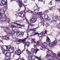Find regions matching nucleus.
I'll list each match as a JSON object with an SVG mask.
<instances>
[{
    "label": "nucleus",
    "instance_id": "f257e3e1",
    "mask_svg": "<svg viewBox=\"0 0 60 60\" xmlns=\"http://www.w3.org/2000/svg\"><path fill=\"white\" fill-rule=\"evenodd\" d=\"M7 50H5L3 47L1 48L2 51H3V53L5 55H7L5 59L7 60H10L11 57V53H13L14 49L13 47H11L10 45L7 46L6 47Z\"/></svg>",
    "mask_w": 60,
    "mask_h": 60
},
{
    "label": "nucleus",
    "instance_id": "f03ea898",
    "mask_svg": "<svg viewBox=\"0 0 60 60\" xmlns=\"http://www.w3.org/2000/svg\"><path fill=\"white\" fill-rule=\"evenodd\" d=\"M48 53H50V54H52L54 55H50V56H49L48 57V58L49 60H51V57L52 58V59H55L56 58V54L54 53V52H53V51H49L48 52Z\"/></svg>",
    "mask_w": 60,
    "mask_h": 60
},
{
    "label": "nucleus",
    "instance_id": "7ed1b4c3",
    "mask_svg": "<svg viewBox=\"0 0 60 60\" xmlns=\"http://www.w3.org/2000/svg\"><path fill=\"white\" fill-rule=\"evenodd\" d=\"M6 10V9L5 8H2L0 10V18H1L3 17V15H2V14H4Z\"/></svg>",
    "mask_w": 60,
    "mask_h": 60
},
{
    "label": "nucleus",
    "instance_id": "20e7f679",
    "mask_svg": "<svg viewBox=\"0 0 60 60\" xmlns=\"http://www.w3.org/2000/svg\"><path fill=\"white\" fill-rule=\"evenodd\" d=\"M29 21L31 23H34L37 21V19L36 18H32L30 19Z\"/></svg>",
    "mask_w": 60,
    "mask_h": 60
},
{
    "label": "nucleus",
    "instance_id": "39448f33",
    "mask_svg": "<svg viewBox=\"0 0 60 60\" xmlns=\"http://www.w3.org/2000/svg\"><path fill=\"white\" fill-rule=\"evenodd\" d=\"M3 21H5L6 22H8L9 23L10 22V20H8V19H7V17L6 15L4 16V17H3L2 18Z\"/></svg>",
    "mask_w": 60,
    "mask_h": 60
},
{
    "label": "nucleus",
    "instance_id": "423d86ee",
    "mask_svg": "<svg viewBox=\"0 0 60 60\" xmlns=\"http://www.w3.org/2000/svg\"><path fill=\"white\" fill-rule=\"evenodd\" d=\"M27 38H24L23 40L22 39H19L18 40L19 42H21V41H22V42L23 43H26V39Z\"/></svg>",
    "mask_w": 60,
    "mask_h": 60
},
{
    "label": "nucleus",
    "instance_id": "0eeeda50",
    "mask_svg": "<svg viewBox=\"0 0 60 60\" xmlns=\"http://www.w3.org/2000/svg\"><path fill=\"white\" fill-rule=\"evenodd\" d=\"M34 8V11H38L40 10V8H39L38 6H35Z\"/></svg>",
    "mask_w": 60,
    "mask_h": 60
},
{
    "label": "nucleus",
    "instance_id": "6e6552de",
    "mask_svg": "<svg viewBox=\"0 0 60 60\" xmlns=\"http://www.w3.org/2000/svg\"><path fill=\"white\" fill-rule=\"evenodd\" d=\"M15 54L16 55H17L18 56L20 55L21 54V51L20 50H17L15 52Z\"/></svg>",
    "mask_w": 60,
    "mask_h": 60
},
{
    "label": "nucleus",
    "instance_id": "1a4fd4ad",
    "mask_svg": "<svg viewBox=\"0 0 60 60\" xmlns=\"http://www.w3.org/2000/svg\"><path fill=\"white\" fill-rule=\"evenodd\" d=\"M11 31V33L13 34H15V33L17 32V30L15 29L14 30L13 29H12V30H10Z\"/></svg>",
    "mask_w": 60,
    "mask_h": 60
},
{
    "label": "nucleus",
    "instance_id": "9d476101",
    "mask_svg": "<svg viewBox=\"0 0 60 60\" xmlns=\"http://www.w3.org/2000/svg\"><path fill=\"white\" fill-rule=\"evenodd\" d=\"M1 3L3 4H7V0H2Z\"/></svg>",
    "mask_w": 60,
    "mask_h": 60
},
{
    "label": "nucleus",
    "instance_id": "9b49d317",
    "mask_svg": "<svg viewBox=\"0 0 60 60\" xmlns=\"http://www.w3.org/2000/svg\"><path fill=\"white\" fill-rule=\"evenodd\" d=\"M9 37H10V36L8 35H7L6 36H4L3 37V38L4 39V40H7V39H8L9 38Z\"/></svg>",
    "mask_w": 60,
    "mask_h": 60
},
{
    "label": "nucleus",
    "instance_id": "f8f14e48",
    "mask_svg": "<svg viewBox=\"0 0 60 60\" xmlns=\"http://www.w3.org/2000/svg\"><path fill=\"white\" fill-rule=\"evenodd\" d=\"M55 46L54 44L52 43H49V46L51 48H52V47H53Z\"/></svg>",
    "mask_w": 60,
    "mask_h": 60
},
{
    "label": "nucleus",
    "instance_id": "ddd939ff",
    "mask_svg": "<svg viewBox=\"0 0 60 60\" xmlns=\"http://www.w3.org/2000/svg\"><path fill=\"white\" fill-rule=\"evenodd\" d=\"M48 43L45 42L42 44V45L44 47H46L48 46Z\"/></svg>",
    "mask_w": 60,
    "mask_h": 60
},
{
    "label": "nucleus",
    "instance_id": "4468645a",
    "mask_svg": "<svg viewBox=\"0 0 60 60\" xmlns=\"http://www.w3.org/2000/svg\"><path fill=\"white\" fill-rule=\"evenodd\" d=\"M32 57L31 58V59L32 60H35V58H36V57L37 56H35L34 55H33L32 56Z\"/></svg>",
    "mask_w": 60,
    "mask_h": 60
},
{
    "label": "nucleus",
    "instance_id": "2eb2a0df",
    "mask_svg": "<svg viewBox=\"0 0 60 60\" xmlns=\"http://www.w3.org/2000/svg\"><path fill=\"white\" fill-rule=\"evenodd\" d=\"M40 41H38L37 43H36L37 44V45H35L34 46V48H36V47H38V46H39V45H38V44H39L40 43Z\"/></svg>",
    "mask_w": 60,
    "mask_h": 60
},
{
    "label": "nucleus",
    "instance_id": "dca6fc26",
    "mask_svg": "<svg viewBox=\"0 0 60 60\" xmlns=\"http://www.w3.org/2000/svg\"><path fill=\"white\" fill-rule=\"evenodd\" d=\"M45 49H46V48H44L42 46H41L40 49L44 51L45 50Z\"/></svg>",
    "mask_w": 60,
    "mask_h": 60
},
{
    "label": "nucleus",
    "instance_id": "f3484780",
    "mask_svg": "<svg viewBox=\"0 0 60 60\" xmlns=\"http://www.w3.org/2000/svg\"><path fill=\"white\" fill-rule=\"evenodd\" d=\"M19 33L20 35V37H21V36H22V37H23V35H24V32H19Z\"/></svg>",
    "mask_w": 60,
    "mask_h": 60
},
{
    "label": "nucleus",
    "instance_id": "a211bd4d",
    "mask_svg": "<svg viewBox=\"0 0 60 60\" xmlns=\"http://www.w3.org/2000/svg\"><path fill=\"white\" fill-rule=\"evenodd\" d=\"M14 24H16V25H18V26H24V25H21L20 24H19L16 23H14Z\"/></svg>",
    "mask_w": 60,
    "mask_h": 60
},
{
    "label": "nucleus",
    "instance_id": "6ab92c4d",
    "mask_svg": "<svg viewBox=\"0 0 60 60\" xmlns=\"http://www.w3.org/2000/svg\"><path fill=\"white\" fill-rule=\"evenodd\" d=\"M47 39H46V41L48 42H50V40L49 39V38L48 37H47Z\"/></svg>",
    "mask_w": 60,
    "mask_h": 60
},
{
    "label": "nucleus",
    "instance_id": "aec40b11",
    "mask_svg": "<svg viewBox=\"0 0 60 60\" xmlns=\"http://www.w3.org/2000/svg\"><path fill=\"white\" fill-rule=\"evenodd\" d=\"M53 43L54 45H56L57 44V41L56 40H55L52 42Z\"/></svg>",
    "mask_w": 60,
    "mask_h": 60
},
{
    "label": "nucleus",
    "instance_id": "412c9836",
    "mask_svg": "<svg viewBox=\"0 0 60 60\" xmlns=\"http://www.w3.org/2000/svg\"><path fill=\"white\" fill-rule=\"evenodd\" d=\"M29 33V32L28 31L27 32V38H28V37H30V36H31L32 35H30L29 34H28Z\"/></svg>",
    "mask_w": 60,
    "mask_h": 60
},
{
    "label": "nucleus",
    "instance_id": "4be33fe9",
    "mask_svg": "<svg viewBox=\"0 0 60 60\" xmlns=\"http://www.w3.org/2000/svg\"><path fill=\"white\" fill-rule=\"evenodd\" d=\"M35 51V50H34V48H32L31 49V52H32L33 54V53H34V52Z\"/></svg>",
    "mask_w": 60,
    "mask_h": 60
},
{
    "label": "nucleus",
    "instance_id": "5701e85b",
    "mask_svg": "<svg viewBox=\"0 0 60 60\" xmlns=\"http://www.w3.org/2000/svg\"><path fill=\"white\" fill-rule=\"evenodd\" d=\"M28 60H30L32 59V56L31 55H30L28 56Z\"/></svg>",
    "mask_w": 60,
    "mask_h": 60
},
{
    "label": "nucleus",
    "instance_id": "b1692460",
    "mask_svg": "<svg viewBox=\"0 0 60 60\" xmlns=\"http://www.w3.org/2000/svg\"><path fill=\"white\" fill-rule=\"evenodd\" d=\"M24 44H26V45L28 47H29V42H27L26 43H26H24Z\"/></svg>",
    "mask_w": 60,
    "mask_h": 60
},
{
    "label": "nucleus",
    "instance_id": "393cba45",
    "mask_svg": "<svg viewBox=\"0 0 60 60\" xmlns=\"http://www.w3.org/2000/svg\"><path fill=\"white\" fill-rule=\"evenodd\" d=\"M23 12V11H22L21 12V13H19L18 14V15L20 17H21V15L22 14V12Z\"/></svg>",
    "mask_w": 60,
    "mask_h": 60
},
{
    "label": "nucleus",
    "instance_id": "a878e982",
    "mask_svg": "<svg viewBox=\"0 0 60 60\" xmlns=\"http://www.w3.org/2000/svg\"><path fill=\"white\" fill-rule=\"evenodd\" d=\"M40 18L41 19V21H43L44 20V19L42 17V16H41L40 17Z\"/></svg>",
    "mask_w": 60,
    "mask_h": 60
},
{
    "label": "nucleus",
    "instance_id": "bb28decb",
    "mask_svg": "<svg viewBox=\"0 0 60 60\" xmlns=\"http://www.w3.org/2000/svg\"><path fill=\"white\" fill-rule=\"evenodd\" d=\"M11 27L12 28H16V26L12 25L11 26Z\"/></svg>",
    "mask_w": 60,
    "mask_h": 60
},
{
    "label": "nucleus",
    "instance_id": "cd10ccee",
    "mask_svg": "<svg viewBox=\"0 0 60 60\" xmlns=\"http://www.w3.org/2000/svg\"><path fill=\"white\" fill-rule=\"evenodd\" d=\"M43 34V31L39 35V37H41V35H42Z\"/></svg>",
    "mask_w": 60,
    "mask_h": 60
},
{
    "label": "nucleus",
    "instance_id": "c85d7f7f",
    "mask_svg": "<svg viewBox=\"0 0 60 60\" xmlns=\"http://www.w3.org/2000/svg\"><path fill=\"white\" fill-rule=\"evenodd\" d=\"M44 17L45 19H47L48 17V15H45L44 16Z\"/></svg>",
    "mask_w": 60,
    "mask_h": 60
},
{
    "label": "nucleus",
    "instance_id": "c756f323",
    "mask_svg": "<svg viewBox=\"0 0 60 60\" xmlns=\"http://www.w3.org/2000/svg\"><path fill=\"white\" fill-rule=\"evenodd\" d=\"M19 6L20 7H21L22 6V3L20 2V3L19 4Z\"/></svg>",
    "mask_w": 60,
    "mask_h": 60
},
{
    "label": "nucleus",
    "instance_id": "7c9ffc66",
    "mask_svg": "<svg viewBox=\"0 0 60 60\" xmlns=\"http://www.w3.org/2000/svg\"><path fill=\"white\" fill-rule=\"evenodd\" d=\"M29 31H32L33 32H35V29H30L29 30Z\"/></svg>",
    "mask_w": 60,
    "mask_h": 60
},
{
    "label": "nucleus",
    "instance_id": "2f4dec72",
    "mask_svg": "<svg viewBox=\"0 0 60 60\" xmlns=\"http://www.w3.org/2000/svg\"><path fill=\"white\" fill-rule=\"evenodd\" d=\"M11 33H10V32H9V31H8L7 32V34H10L11 35H12L13 34L11 32Z\"/></svg>",
    "mask_w": 60,
    "mask_h": 60
},
{
    "label": "nucleus",
    "instance_id": "473e14b6",
    "mask_svg": "<svg viewBox=\"0 0 60 60\" xmlns=\"http://www.w3.org/2000/svg\"><path fill=\"white\" fill-rule=\"evenodd\" d=\"M55 18L56 19H59V20H60L59 19H60V17H58V16H55Z\"/></svg>",
    "mask_w": 60,
    "mask_h": 60
},
{
    "label": "nucleus",
    "instance_id": "72a5a7b5",
    "mask_svg": "<svg viewBox=\"0 0 60 60\" xmlns=\"http://www.w3.org/2000/svg\"><path fill=\"white\" fill-rule=\"evenodd\" d=\"M23 12L22 13V15L21 16V17L22 18H23L24 17V14H23Z\"/></svg>",
    "mask_w": 60,
    "mask_h": 60
},
{
    "label": "nucleus",
    "instance_id": "f704fd0d",
    "mask_svg": "<svg viewBox=\"0 0 60 60\" xmlns=\"http://www.w3.org/2000/svg\"><path fill=\"white\" fill-rule=\"evenodd\" d=\"M41 23L43 25V26H44V20L43 21H41Z\"/></svg>",
    "mask_w": 60,
    "mask_h": 60
},
{
    "label": "nucleus",
    "instance_id": "c9c22d12",
    "mask_svg": "<svg viewBox=\"0 0 60 60\" xmlns=\"http://www.w3.org/2000/svg\"><path fill=\"white\" fill-rule=\"evenodd\" d=\"M39 50L37 49H36V50L35 51V53H36V54L37 53V52L38 51H39Z\"/></svg>",
    "mask_w": 60,
    "mask_h": 60
},
{
    "label": "nucleus",
    "instance_id": "e433bc0d",
    "mask_svg": "<svg viewBox=\"0 0 60 60\" xmlns=\"http://www.w3.org/2000/svg\"><path fill=\"white\" fill-rule=\"evenodd\" d=\"M47 12L48 11H45L43 12V14H46Z\"/></svg>",
    "mask_w": 60,
    "mask_h": 60
},
{
    "label": "nucleus",
    "instance_id": "4c0bfd02",
    "mask_svg": "<svg viewBox=\"0 0 60 60\" xmlns=\"http://www.w3.org/2000/svg\"><path fill=\"white\" fill-rule=\"evenodd\" d=\"M16 36H20V34H19V32L18 33H16Z\"/></svg>",
    "mask_w": 60,
    "mask_h": 60
},
{
    "label": "nucleus",
    "instance_id": "58836bf2",
    "mask_svg": "<svg viewBox=\"0 0 60 60\" xmlns=\"http://www.w3.org/2000/svg\"><path fill=\"white\" fill-rule=\"evenodd\" d=\"M36 34H39V33H38L34 32V34L33 35L34 36Z\"/></svg>",
    "mask_w": 60,
    "mask_h": 60
},
{
    "label": "nucleus",
    "instance_id": "ea45409f",
    "mask_svg": "<svg viewBox=\"0 0 60 60\" xmlns=\"http://www.w3.org/2000/svg\"><path fill=\"white\" fill-rule=\"evenodd\" d=\"M6 28L8 30V31H10V28H9V27H6Z\"/></svg>",
    "mask_w": 60,
    "mask_h": 60
},
{
    "label": "nucleus",
    "instance_id": "a19ab883",
    "mask_svg": "<svg viewBox=\"0 0 60 60\" xmlns=\"http://www.w3.org/2000/svg\"><path fill=\"white\" fill-rule=\"evenodd\" d=\"M27 52H28V54L30 55H31V52L30 51H27Z\"/></svg>",
    "mask_w": 60,
    "mask_h": 60
},
{
    "label": "nucleus",
    "instance_id": "79ce46f5",
    "mask_svg": "<svg viewBox=\"0 0 60 60\" xmlns=\"http://www.w3.org/2000/svg\"><path fill=\"white\" fill-rule=\"evenodd\" d=\"M38 14V15H41V14H42V12H38L37 13Z\"/></svg>",
    "mask_w": 60,
    "mask_h": 60
},
{
    "label": "nucleus",
    "instance_id": "37998d69",
    "mask_svg": "<svg viewBox=\"0 0 60 60\" xmlns=\"http://www.w3.org/2000/svg\"><path fill=\"white\" fill-rule=\"evenodd\" d=\"M46 19H47V20L49 21L50 20V18H49L48 17Z\"/></svg>",
    "mask_w": 60,
    "mask_h": 60
},
{
    "label": "nucleus",
    "instance_id": "c03bdc74",
    "mask_svg": "<svg viewBox=\"0 0 60 60\" xmlns=\"http://www.w3.org/2000/svg\"><path fill=\"white\" fill-rule=\"evenodd\" d=\"M16 1H17L16 2H18V3H19V4H20V3H21V2H20V0H15Z\"/></svg>",
    "mask_w": 60,
    "mask_h": 60
},
{
    "label": "nucleus",
    "instance_id": "a18cd8bd",
    "mask_svg": "<svg viewBox=\"0 0 60 60\" xmlns=\"http://www.w3.org/2000/svg\"><path fill=\"white\" fill-rule=\"evenodd\" d=\"M36 58L38 59V60H41V59L39 58V57H38V56L36 57Z\"/></svg>",
    "mask_w": 60,
    "mask_h": 60
},
{
    "label": "nucleus",
    "instance_id": "49530a36",
    "mask_svg": "<svg viewBox=\"0 0 60 60\" xmlns=\"http://www.w3.org/2000/svg\"><path fill=\"white\" fill-rule=\"evenodd\" d=\"M49 54H47L46 55V56H45V57H46V58H47V57L48 58V57H49Z\"/></svg>",
    "mask_w": 60,
    "mask_h": 60
},
{
    "label": "nucleus",
    "instance_id": "de8ad7c7",
    "mask_svg": "<svg viewBox=\"0 0 60 60\" xmlns=\"http://www.w3.org/2000/svg\"><path fill=\"white\" fill-rule=\"evenodd\" d=\"M53 9H54V8H53V7H52L51 8H50V10H53Z\"/></svg>",
    "mask_w": 60,
    "mask_h": 60
},
{
    "label": "nucleus",
    "instance_id": "09e8293b",
    "mask_svg": "<svg viewBox=\"0 0 60 60\" xmlns=\"http://www.w3.org/2000/svg\"><path fill=\"white\" fill-rule=\"evenodd\" d=\"M27 0H25L24 1V3H27Z\"/></svg>",
    "mask_w": 60,
    "mask_h": 60
},
{
    "label": "nucleus",
    "instance_id": "8fccbe9b",
    "mask_svg": "<svg viewBox=\"0 0 60 60\" xmlns=\"http://www.w3.org/2000/svg\"><path fill=\"white\" fill-rule=\"evenodd\" d=\"M49 4L50 5H52V1L50 2Z\"/></svg>",
    "mask_w": 60,
    "mask_h": 60
},
{
    "label": "nucleus",
    "instance_id": "3c124183",
    "mask_svg": "<svg viewBox=\"0 0 60 60\" xmlns=\"http://www.w3.org/2000/svg\"><path fill=\"white\" fill-rule=\"evenodd\" d=\"M56 2H58L60 1V0H55Z\"/></svg>",
    "mask_w": 60,
    "mask_h": 60
},
{
    "label": "nucleus",
    "instance_id": "603ef678",
    "mask_svg": "<svg viewBox=\"0 0 60 60\" xmlns=\"http://www.w3.org/2000/svg\"><path fill=\"white\" fill-rule=\"evenodd\" d=\"M30 25L31 26H34V25H33L31 24H30Z\"/></svg>",
    "mask_w": 60,
    "mask_h": 60
},
{
    "label": "nucleus",
    "instance_id": "864d4df0",
    "mask_svg": "<svg viewBox=\"0 0 60 60\" xmlns=\"http://www.w3.org/2000/svg\"><path fill=\"white\" fill-rule=\"evenodd\" d=\"M57 55L59 57H60V54H57Z\"/></svg>",
    "mask_w": 60,
    "mask_h": 60
},
{
    "label": "nucleus",
    "instance_id": "5fc2aeb1",
    "mask_svg": "<svg viewBox=\"0 0 60 60\" xmlns=\"http://www.w3.org/2000/svg\"><path fill=\"white\" fill-rule=\"evenodd\" d=\"M47 30H45V34H47Z\"/></svg>",
    "mask_w": 60,
    "mask_h": 60
},
{
    "label": "nucleus",
    "instance_id": "6e6d98bb",
    "mask_svg": "<svg viewBox=\"0 0 60 60\" xmlns=\"http://www.w3.org/2000/svg\"><path fill=\"white\" fill-rule=\"evenodd\" d=\"M33 41L35 43H36V42H35V40L34 39H33Z\"/></svg>",
    "mask_w": 60,
    "mask_h": 60
},
{
    "label": "nucleus",
    "instance_id": "4d7b16f0",
    "mask_svg": "<svg viewBox=\"0 0 60 60\" xmlns=\"http://www.w3.org/2000/svg\"><path fill=\"white\" fill-rule=\"evenodd\" d=\"M30 12H31V13H32L33 12V11H31L30 10Z\"/></svg>",
    "mask_w": 60,
    "mask_h": 60
},
{
    "label": "nucleus",
    "instance_id": "13d9d810",
    "mask_svg": "<svg viewBox=\"0 0 60 60\" xmlns=\"http://www.w3.org/2000/svg\"><path fill=\"white\" fill-rule=\"evenodd\" d=\"M23 6H24V7L25 8V6H27V5H23Z\"/></svg>",
    "mask_w": 60,
    "mask_h": 60
},
{
    "label": "nucleus",
    "instance_id": "bf43d9fd",
    "mask_svg": "<svg viewBox=\"0 0 60 60\" xmlns=\"http://www.w3.org/2000/svg\"><path fill=\"white\" fill-rule=\"evenodd\" d=\"M58 26H59L58 27V28L59 29H60V26H59V25H58Z\"/></svg>",
    "mask_w": 60,
    "mask_h": 60
},
{
    "label": "nucleus",
    "instance_id": "052dcab7",
    "mask_svg": "<svg viewBox=\"0 0 60 60\" xmlns=\"http://www.w3.org/2000/svg\"><path fill=\"white\" fill-rule=\"evenodd\" d=\"M38 1L41 2H42L43 0H38Z\"/></svg>",
    "mask_w": 60,
    "mask_h": 60
},
{
    "label": "nucleus",
    "instance_id": "680f3d73",
    "mask_svg": "<svg viewBox=\"0 0 60 60\" xmlns=\"http://www.w3.org/2000/svg\"><path fill=\"white\" fill-rule=\"evenodd\" d=\"M15 54H14L13 55V57H14L15 56Z\"/></svg>",
    "mask_w": 60,
    "mask_h": 60
},
{
    "label": "nucleus",
    "instance_id": "e2e57ef3",
    "mask_svg": "<svg viewBox=\"0 0 60 60\" xmlns=\"http://www.w3.org/2000/svg\"><path fill=\"white\" fill-rule=\"evenodd\" d=\"M2 42V43H3V41L1 40H0V42Z\"/></svg>",
    "mask_w": 60,
    "mask_h": 60
},
{
    "label": "nucleus",
    "instance_id": "0e129e2a",
    "mask_svg": "<svg viewBox=\"0 0 60 60\" xmlns=\"http://www.w3.org/2000/svg\"><path fill=\"white\" fill-rule=\"evenodd\" d=\"M30 11V10H29L28 11H27V12H29Z\"/></svg>",
    "mask_w": 60,
    "mask_h": 60
},
{
    "label": "nucleus",
    "instance_id": "69168bd1",
    "mask_svg": "<svg viewBox=\"0 0 60 60\" xmlns=\"http://www.w3.org/2000/svg\"><path fill=\"white\" fill-rule=\"evenodd\" d=\"M24 50H22V52H23L24 51Z\"/></svg>",
    "mask_w": 60,
    "mask_h": 60
},
{
    "label": "nucleus",
    "instance_id": "338daca9",
    "mask_svg": "<svg viewBox=\"0 0 60 60\" xmlns=\"http://www.w3.org/2000/svg\"><path fill=\"white\" fill-rule=\"evenodd\" d=\"M16 60H19V58L18 59H17Z\"/></svg>",
    "mask_w": 60,
    "mask_h": 60
},
{
    "label": "nucleus",
    "instance_id": "774afa93",
    "mask_svg": "<svg viewBox=\"0 0 60 60\" xmlns=\"http://www.w3.org/2000/svg\"><path fill=\"white\" fill-rule=\"evenodd\" d=\"M19 28H22L21 27H19Z\"/></svg>",
    "mask_w": 60,
    "mask_h": 60
}]
</instances>
